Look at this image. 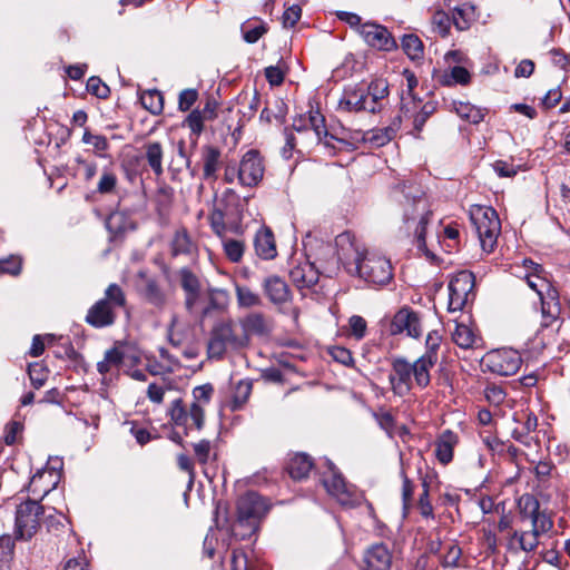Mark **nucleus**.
Segmentation results:
<instances>
[{"instance_id": "nucleus-9", "label": "nucleus", "mask_w": 570, "mask_h": 570, "mask_svg": "<svg viewBox=\"0 0 570 570\" xmlns=\"http://www.w3.org/2000/svg\"><path fill=\"white\" fill-rule=\"evenodd\" d=\"M320 481L332 498L345 497L346 499H356L363 495L358 488L350 483L330 460L327 461V471L322 474Z\"/></svg>"}, {"instance_id": "nucleus-54", "label": "nucleus", "mask_w": 570, "mask_h": 570, "mask_svg": "<svg viewBox=\"0 0 570 570\" xmlns=\"http://www.w3.org/2000/svg\"><path fill=\"white\" fill-rule=\"evenodd\" d=\"M87 90L98 98H106L110 92L108 86L105 85L99 77H90L88 79Z\"/></svg>"}, {"instance_id": "nucleus-58", "label": "nucleus", "mask_w": 570, "mask_h": 570, "mask_svg": "<svg viewBox=\"0 0 570 570\" xmlns=\"http://www.w3.org/2000/svg\"><path fill=\"white\" fill-rule=\"evenodd\" d=\"M302 17V8L299 4L288 7L283 13V26L293 28Z\"/></svg>"}, {"instance_id": "nucleus-43", "label": "nucleus", "mask_w": 570, "mask_h": 570, "mask_svg": "<svg viewBox=\"0 0 570 570\" xmlns=\"http://www.w3.org/2000/svg\"><path fill=\"white\" fill-rule=\"evenodd\" d=\"M254 333V334H265L267 332L266 321L263 314L261 313H252L243 321V332L242 333Z\"/></svg>"}, {"instance_id": "nucleus-15", "label": "nucleus", "mask_w": 570, "mask_h": 570, "mask_svg": "<svg viewBox=\"0 0 570 570\" xmlns=\"http://www.w3.org/2000/svg\"><path fill=\"white\" fill-rule=\"evenodd\" d=\"M169 415L171 421L178 426H185L186 433L195 426L196 430L200 431L204 426L205 413L202 405L197 402H193L189 410L183 405L181 399H176L169 409Z\"/></svg>"}, {"instance_id": "nucleus-28", "label": "nucleus", "mask_w": 570, "mask_h": 570, "mask_svg": "<svg viewBox=\"0 0 570 570\" xmlns=\"http://www.w3.org/2000/svg\"><path fill=\"white\" fill-rule=\"evenodd\" d=\"M254 247L258 257L262 259H273L277 255L273 232L267 228H261L254 238Z\"/></svg>"}, {"instance_id": "nucleus-47", "label": "nucleus", "mask_w": 570, "mask_h": 570, "mask_svg": "<svg viewBox=\"0 0 570 570\" xmlns=\"http://www.w3.org/2000/svg\"><path fill=\"white\" fill-rule=\"evenodd\" d=\"M207 121L205 118H203L199 109H194L190 111V114L185 119V125L188 126V128L191 131V135L195 136L194 144H196L198 137L204 130V122Z\"/></svg>"}, {"instance_id": "nucleus-49", "label": "nucleus", "mask_w": 570, "mask_h": 570, "mask_svg": "<svg viewBox=\"0 0 570 570\" xmlns=\"http://www.w3.org/2000/svg\"><path fill=\"white\" fill-rule=\"evenodd\" d=\"M117 186V177L114 173L105 169L97 185V191L101 195L111 194Z\"/></svg>"}, {"instance_id": "nucleus-59", "label": "nucleus", "mask_w": 570, "mask_h": 570, "mask_svg": "<svg viewBox=\"0 0 570 570\" xmlns=\"http://www.w3.org/2000/svg\"><path fill=\"white\" fill-rule=\"evenodd\" d=\"M213 393L214 387L209 383L196 386L193 390L194 402H197L199 405L200 403L207 404L209 403Z\"/></svg>"}, {"instance_id": "nucleus-32", "label": "nucleus", "mask_w": 570, "mask_h": 570, "mask_svg": "<svg viewBox=\"0 0 570 570\" xmlns=\"http://www.w3.org/2000/svg\"><path fill=\"white\" fill-rule=\"evenodd\" d=\"M438 361L431 358V356H420L413 364V377L416 385L421 389H425L430 382V370L435 365Z\"/></svg>"}, {"instance_id": "nucleus-37", "label": "nucleus", "mask_w": 570, "mask_h": 570, "mask_svg": "<svg viewBox=\"0 0 570 570\" xmlns=\"http://www.w3.org/2000/svg\"><path fill=\"white\" fill-rule=\"evenodd\" d=\"M125 358L124 352L118 347H112L105 352L104 360L97 363V371L106 375L112 367L119 368Z\"/></svg>"}, {"instance_id": "nucleus-19", "label": "nucleus", "mask_w": 570, "mask_h": 570, "mask_svg": "<svg viewBox=\"0 0 570 570\" xmlns=\"http://www.w3.org/2000/svg\"><path fill=\"white\" fill-rule=\"evenodd\" d=\"M413 368L411 363L403 357H397L392 362V372L389 381L392 390L397 395H404L410 392L412 385Z\"/></svg>"}, {"instance_id": "nucleus-35", "label": "nucleus", "mask_w": 570, "mask_h": 570, "mask_svg": "<svg viewBox=\"0 0 570 570\" xmlns=\"http://www.w3.org/2000/svg\"><path fill=\"white\" fill-rule=\"evenodd\" d=\"M204 179L216 178L220 163V150L217 147L206 145L203 147Z\"/></svg>"}, {"instance_id": "nucleus-13", "label": "nucleus", "mask_w": 570, "mask_h": 570, "mask_svg": "<svg viewBox=\"0 0 570 570\" xmlns=\"http://www.w3.org/2000/svg\"><path fill=\"white\" fill-rule=\"evenodd\" d=\"M265 164L262 155L256 149L246 151L238 165L237 178L239 184L254 187L263 179Z\"/></svg>"}, {"instance_id": "nucleus-33", "label": "nucleus", "mask_w": 570, "mask_h": 570, "mask_svg": "<svg viewBox=\"0 0 570 570\" xmlns=\"http://www.w3.org/2000/svg\"><path fill=\"white\" fill-rule=\"evenodd\" d=\"M452 106L453 110L460 118L473 125H478L483 121L487 112L485 109H481L470 102L453 101Z\"/></svg>"}, {"instance_id": "nucleus-31", "label": "nucleus", "mask_w": 570, "mask_h": 570, "mask_svg": "<svg viewBox=\"0 0 570 570\" xmlns=\"http://www.w3.org/2000/svg\"><path fill=\"white\" fill-rule=\"evenodd\" d=\"M367 94L370 112L375 114L381 109V100L389 95V85L384 79L372 80L365 89Z\"/></svg>"}, {"instance_id": "nucleus-2", "label": "nucleus", "mask_w": 570, "mask_h": 570, "mask_svg": "<svg viewBox=\"0 0 570 570\" xmlns=\"http://www.w3.org/2000/svg\"><path fill=\"white\" fill-rule=\"evenodd\" d=\"M266 501H217L215 522L217 528L230 530L240 540L249 538L267 512Z\"/></svg>"}, {"instance_id": "nucleus-20", "label": "nucleus", "mask_w": 570, "mask_h": 570, "mask_svg": "<svg viewBox=\"0 0 570 570\" xmlns=\"http://www.w3.org/2000/svg\"><path fill=\"white\" fill-rule=\"evenodd\" d=\"M178 276L180 286L185 293V308L189 314H193L200 298V281L187 267L180 268Z\"/></svg>"}, {"instance_id": "nucleus-23", "label": "nucleus", "mask_w": 570, "mask_h": 570, "mask_svg": "<svg viewBox=\"0 0 570 570\" xmlns=\"http://www.w3.org/2000/svg\"><path fill=\"white\" fill-rule=\"evenodd\" d=\"M541 302L542 322L541 327H549L560 315V303L558 291L549 283L542 295H538Z\"/></svg>"}, {"instance_id": "nucleus-45", "label": "nucleus", "mask_w": 570, "mask_h": 570, "mask_svg": "<svg viewBox=\"0 0 570 570\" xmlns=\"http://www.w3.org/2000/svg\"><path fill=\"white\" fill-rule=\"evenodd\" d=\"M524 263H530L531 265L535 266V273L527 276V284L538 295H542L544 287H549V282L540 275V273L543 271L542 267L538 264H534L532 261L525 259Z\"/></svg>"}, {"instance_id": "nucleus-41", "label": "nucleus", "mask_w": 570, "mask_h": 570, "mask_svg": "<svg viewBox=\"0 0 570 570\" xmlns=\"http://www.w3.org/2000/svg\"><path fill=\"white\" fill-rule=\"evenodd\" d=\"M193 243L186 229L177 230L171 240V254L174 256L191 253Z\"/></svg>"}, {"instance_id": "nucleus-27", "label": "nucleus", "mask_w": 570, "mask_h": 570, "mask_svg": "<svg viewBox=\"0 0 570 570\" xmlns=\"http://www.w3.org/2000/svg\"><path fill=\"white\" fill-rule=\"evenodd\" d=\"M289 277L299 289L311 288L318 282V272L311 263L299 264L289 272Z\"/></svg>"}, {"instance_id": "nucleus-64", "label": "nucleus", "mask_w": 570, "mask_h": 570, "mask_svg": "<svg viewBox=\"0 0 570 570\" xmlns=\"http://www.w3.org/2000/svg\"><path fill=\"white\" fill-rule=\"evenodd\" d=\"M337 17L340 20L346 22L351 28L355 29L358 35H361V27H363L364 23H362V18L358 14L347 11H340Z\"/></svg>"}, {"instance_id": "nucleus-62", "label": "nucleus", "mask_w": 570, "mask_h": 570, "mask_svg": "<svg viewBox=\"0 0 570 570\" xmlns=\"http://www.w3.org/2000/svg\"><path fill=\"white\" fill-rule=\"evenodd\" d=\"M265 77L272 87L281 86L285 79V72L278 66L265 68Z\"/></svg>"}, {"instance_id": "nucleus-29", "label": "nucleus", "mask_w": 570, "mask_h": 570, "mask_svg": "<svg viewBox=\"0 0 570 570\" xmlns=\"http://www.w3.org/2000/svg\"><path fill=\"white\" fill-rule=\"evenodd\" d=\"M314 466L313 459L306 453H295L286 464V471L293 480L301 481L308 476Z\"/></svg>"}, {"instance_id": "nucleus-26", "label": "nucleus", "mask_w": 570, "mask_h": 570, "mask_svg": "<svg viewBox=\"0 0 570 570\" xmlns=\"http://www.w3.org/2000/svg\"><path fill=\"white\" fill-rule=\"evenodd\" d=\"M293 127L298 132L311 129L318 142L324 141L325 147H332L331 142L326 140V138L330 137L333 139L334 137L328 134L325 126V118L318 110L309 111L308 126L294 124Z\"/></svg>"}, {"instance_id": "nucleus-40", "label": "nucleus", "mask_w": 570, "mask_h": 570, "mask_svg": "<svg viewBox=\"0 0 570 570\" xmlns=\"http://www.w3.org/2000/svg\"><path fill=\"white\" fill-rule=\"evenodd\" d=\"M404 53L411 60H419L423 57V42L413 33L404 35L401 40Z\"/></svg>"}, {"instance_id": "nucleus-24", "label": "nucleus", "mask_w": 570, "mask_h": 570, "mask_svg": "<svg viewBox=\"0 0 570 570\" xmlns=\"http://www.w3.org/2000/svg\"><path fill=\"white\" fill-rule=\"evenodd\" d=\"M392 553L383 543L371 546L364 553V570H391Z\"/></svg>"}, {"instance_id": "nucleus-3", "label": "nucleus", "mask_w": 570, "mask_h": 570, "mask_svg": "<svg viewBox=\"0 0 570 570\" xmlns=\"http://www.w3.org/2000/svg\"><path fill=\"white\" fill-rule=\"evenodd\" d=\"M401 193L403 197V200H401L403 219L405 223L419 219L414 230L416 247L429 257L430 252L426 247L425 232L432 212L429 209L425 193L421 186L413 183L404 184Z\"/></svg>"}, {"instance_id": "nucleus-39", "label": "nucleus", "mask_w": 570, "mask_h": 570, "mask_svg": "<svg viewBox=\"0 0 570 570\" xmlns=\"http://www.w3.org/2000/svg\"><path fill=\"white\" fill-rule=\"evenodd\" d=\"M141 105L153 115H160L164 110V96L157 89L146 90L140 97Z\"/></svg>"}, {"instance_id": "nucleus-11", "label": "nucleus", "mask_w": 570, "mask_h": 570, "mask_svg": "<svg viewBox=\"0 0 570 570\" xmlns=\"http://www.w3.org/2000/svg\"><path fill=\"white\" fill-rule=\"evenodd\" d=\"M61 471L62 461L60 459H56L52 461L51 466H47L46 469L38 471L31 478L28 487L29 492L33 495H39V499H45L57 489L62 476Z\"/></svg>"}, {"instance_id": "nucleus-10", "label": "nucleus", "mask_w": 570, "mask_h": 570, "mask_svg": "<svg viewBox=\"0 0 570 570\" xmlns=\"http://www.w3.org/2000/svg\"><path fill=\"white\" fill-rule=\"evenodd\" d=\"M518 521L521 524H530V529L551 531L553 528L552 517L543 509L540 501H517Z\"/></svg>"}, {"instance_id": "nucleus-18", "label": "nucleus", "mask_w": 570, "mask_h": 570, "mask_svg": "<svg viewBox=\"0 0 570 570\" xmlns=\"http://www.w3.org/2000/svg\"><path fill=\"white\" fill-rule=\"evenodd\" d=\"M390 333L397 335L403 332L411 337L417 338L421 335V323L416 312L410 307H403L395 313L390 324Z\"/></svg>"}, {"instance_id": "nucleus-38", "label": "nucleus", "mask_w": 570, "mask_h": 570, "mask_svg": "<svg viewBox=\"0 0 570 570\" xmlns=\"http://www.w3.org/2000/svg\"><path fill=\"white\" fill-rule=\"evenodd\" d=\"M471 80L470 72L461 66H455L450 69V71H445L443 75L440 76V83L443 86H452L455 83L459 85H468Z\"/></svg>"}, {"instance_id": "nucleus-25", "label": "nucleus", "mask_w": 570, "mask_h": 570, "mask_svg": "<svg viewBox=\"0 0 570 570\" xmlns=\"http://www.w3.org/2000/svg\"><path fill=\"white\" fill-rule=\"evenodd\" d=\"M263 288L268 299L275 305L291 301V291L287 283L277 275L268 276L263 282Z\"/></svg>"}, {"instance_id": "nucleus-17", "label": "nucleus", "mask_w": 570, "mask_h": 570, "mask_svg": "<svg viewBox=\"0 0 570 570\" xmlns=\"http://www.w3.org/2000/svg\"><path fill=\"white\" fill-rule=\"evenodd\" d=\"M140 284L139 295L149 304L161 311L166 307L168 297L156 277L148 276L146 272L138 273Z\"/></svg>"}, {"instance_id": "nucleus-44", "label": "nucleus", "mask_w": 570, "mask_h": 570, "mask_svg": "<svg viewBox=\"0 0 570 570\" xmlns=\"http://www.w3.org/2000/svg\"><path fill=\"white\" fill-rule=\"evenodd\" d=\"M237 303L240 307H254L262 304V298L247 286L236 285Z\"/></svg>"}, {"instance_id": "nucleus-56", "label": "nucleus", "mask_w": 570, "mask_h": 570, "mask_svg": "<svg viewBox=\"0 0 570 570\" xmlns=\"http://www.w3.org/2000/svg\"><path fill=\"white\" fill-rule=\"evenodd\" d=\"M348 325H350L352 335L356 340H362L365 336L367 324H366V321L362 316H360V315L351 316L348 320Z\"/></svg>"}, {"instance_id": "nucleus-52", "label": "nucleus", "mask_w": 570, "mask_h": 570, "mask_svg": "<svg viewBox=\"0 0 570 570\" xmlns=\"http://www.w3.org/2000/svg\"><path fill=\"white\" fill-rule=\"evenodd\" d=\"M252 387L253 385L250 381L242 380L238 382L234 393V402L236 404L235 407L243 405L247 401L252 393Z\"/></svg>"}, {"instance_id": "nucleus-8", "label": "nucleus", "mask_w": 570, "mask_h": 570, "mask_svg": "<svg viewBox=\"0 0 570 570\" xmlns=\"http://www.w3.org/2000/svg\"><path fill=\"white\" fill-rule=\"evenodd\" d=\"M475 276L470 271H461L449 283V312L463 309L469 297H474Z\"/></svg>"}, {"instance_id": "nucleus-55", "label": "nucleus", "mask_w": 570, "mask_h": 570, "mask_svg": "<svg viewBox=\"0 0 570 570\" xmlns=\"http://www.w3.org/2000/svg\"><path fill=\"white\" fill-rule=\"evenodd\" d=\"M21 272V261L16 256L0 259V274L17 276Z\"/></svg>"}, {"instance_id": "nucleus-16", "label": "nucleus", "mask_w": 570, "mask_h": 570, "mask_svg": "<svg viewBox=\"0 0 570 570\" xmlns=\"http://www.w3.org/2000/svg\"><path fill=\"white\" fill-rule=\"evenodd\" d=\"M404 94L401 97V111L405 118H413V135L419 137L426 120L436 111L438 102L429 100L420 106L421 100L413 98V101H406Z\"/></svg>"}, {"instance_id": "nucleus-63", "label": "nucleus", "mask_w": 570, "mask_h": 570, "mask_svg": "<svg viewBox=\"0 0 570 570\" xmlns=\"http://www.w3.org/2000/svg\"><path fill=\"white\" fill-rule=\"evenodd\" d=\"M485 399L495 405L501 404L505 399V392L495 384L488 385L484 391Z\"/></svg>"}, {"instance_id": "nucleus-5", "label": "nucleus", "mask_w": 570, "mask_h": 570, "mask_svg": "<svg viewBox=\"0 0 570 570\" xmlns=\"http://www.w3.org/2000/svg\"><path fill=\"white\" fill-rule=\"evenodd\" d=\"M246 344V334L238 333L232 321L219 322L210 331L207 355L210 360H222L228 348L239 350Z\"/></svg>"}, {"instance_id": "nucleus-21", "label": "nucleus", "mask_w": 570, "mask_h": 570, "mask_svg": "<svg viewBox=\"0 0 570 570\" xmlns=\"http://www.w3.org/2000/svg\"><path fill=\"white\" fill-rule=\"evenodd\" d=\"M548 532L549 531H541L539 529L514 530L510 533L508 539V548L510 550L519 549L527 553L533 552L540 543V538Z\"/></svg>"}, {"instance_id": "nucleus-36", "label": "nucleus", "mask_w": 570, "mask_h": 570, "mask_svg": "<svg viewBox=\"0 0 570 570\" xmlns=\"http://www.w3.org/2000/svg\"><path fill=\"white\" fill-rule=\"evenodd\" d=\"M145 158L156 176L164 173L163 169V147L158 141L147 142L145 146Z\"/></svg>"}, {"instance_id": "nucleus-22", "label": "nucleus", "mask_w": 570, "mask_h": 570, "mask_svg": "<svg viewBox=\"0 0 570 570\" xmlns=\"http://www.w3.org/2000/svg\"><path fill=\"white\" fill-rule=\"evenodd\" d=\"M338 108L346 112H370L367 94L361 86H351L344 89L343 96L338 101Z\"/></svg>"}, {"instance_id": "nucleus-61", "label": "nucleus", "mask_w": 570, "mask_h": 570, "mask_svg": "<svg viewBox=\"0 0 570 570\" xmlns=\"http://www.w3.org/2000/svg\"><path fill=\"white\" fill-rule=\"evenodd\" d=\"M494 510H495L497 514H500V520L498 523L499 530L501 532H503V531L510 529L513 523V517L511 515V512H509V513L505 512L504 502L501 501L498 505H495Z\"/></svg>"}, {"instance_id": "nucleus-48", "label": "nucleus", "mask_w": 570, "mask_h": 570, "mask_svg": "<svg viewBox=\"0 0 570 570\" xmlns=\"http://www.w3.org/2000/svg\"><path fill=\"white\" fill-rule=\"evenodd\" d=\"M209 223L213 232L219 237H223L226 232L225 210L215 206L209 215Z\"/></svg>"}, {"instance_id": "nucleus-4", "label": "nucleus", "mask_w": 570, "mask_h": 570, "mask_svg": "<svg viewBox=\"0 0 570 570\" xmlns=\"http://www.w3.org/2000/svg\"><path fill=\"white\" fill-rule=\"evenodd\" d=\"M126 303L125 292L112 283L106 288L105 296L88 309L85 321L95 328L111 326L116 322L117 309L125 307Z\"/></svg>"}, {"instance_id": "nucleus-53", "label": "nucleus", "mask_w": 570, "mask_h": 570, "mask_svg": "<svg viewBox=\"0 0 570 570\" xmlns=\"http://www.w3.org/2000/svg\"><path fill=\"white\" fill-rule=\"evenodd\" d=\"M28 373L31 381V385L35 389H40L41 386H43L45 382L47 381V373L40 364L35 363L29 365Z\"/></svg>"}, {"instance_id": "nucleus-50", "label": "nucleus", "mask_w": 570, "mask_h": 570, "mask_svg": "<svg viewBox=\"0 0 570 570\" xmlns=\"http://www.w3.org/2000/svg\"><path fill=\"white\" fill-rule=\"evenodd\" d=\"M267 32V26L265 22L261 21L257 26H249L244 24L243 26V37L244 40L248 43H255L258 41V39Z\"/></svg>"}, {"instance_id": "nucleus-30", "label": "nucleus", "mask_w": 570, "mask_h": 570, "mask_svg": "<svg viewBox=\"0 0 570 570\" xmlns=\"http://www.w3.org/2000/svg\"><path fill=\"white\" fill-rule=\"evenodd\" d=\"M458 442V436L450 430L444 431L435 443V455L438 460L448 464L453 459V448Z\"/></svg>"}, {"instance_id": "nucleus-51", "label": "nucleus", "mask_w": 570, "mask_h": 570, "mask_svg": "<svg viewBox=\"0 0 570 570\" xmlns=\"http://www.w3.org/2000/svg\"><path fill=\"white\" fill-rule=\"evenodd\" d=\"M442 336L438 331H431L425 340V353L422 356H431L438 361V350L440 347Z\"/></svg>"}, {"instance_id": "nucleus-12", "label": "nucleus", "mask_w": 570, "mask_h": 570, "mask_svg": "<svg viewBox=\"0 0 570 570\" xmlns=\"http://www.w3.org/2000/svg\"><path fill=\"white\" fill-rule=\"evenodd\" d=\"M521 364V355L518 351L512 348L491 351L487 354L485 357V365L490 372L501 376H510L515 374L519 371Z\"/></svg>"}, {"instance_id": "nucleus-6", "label": "nucleus", "mask_w": 570, "mask_h": 570, "mask_svg": "<svg viewBox=\"0 0 570 570\" xmlns=\"http://www.w3.org/2000/svg\"><path fill=\"white\" fill-rule=\"evenodd\" d=\"M471 222L476 230L481 247L491 253L501 232L498 213L492 207L478 206L471 212Z\"/></svg>"}, {"instance_id": "nucleus-60", "label": "nucleus", "mask_w": 570, "mask_h": 570, "mask_svg": "<svg viewBox=\"0 0 570 570\" xmlns=\"http://www.w3.org/2000/svg\"><path fill=\"white\" fill-rule=\"evenodd\" d=\"M451 23V18L443 11H438L433 16V24L442 37H445L449 33Z\"/></svg>"}, {"instance_id": "nucleus-7", "label": "nucleus", "mask_w": 570, "mask_h": 570, "mask_svg": "<svg viewBox=\"0 0 570 570\" xmlns=\"http://www.w3.org/2000/svg\"><path fill=\"white\" fill-rule=\"evenodd\" d=\"M42 514L41 501H21L17 507L16 538L20 540L30 539L36 533Z\"/></svg>"}, {"instance_id": "nucleus-42", "label": "nucleus", "mask_w": 570, "mask_h": 570, "mask_svg": "<svg viewBox=\"0 0 570 570\" xmlns=\"http://www.w3.org/2000/svg\"><path fill=\"white\" fill-rule=\"evenodd\" d=\"M453 342L461 348H470L474 344V334L465 324L456 323L452 332Z\"/></svg>"}, {"instance_id": "nucleus-14", "label": "nucleus", "mask_w": 570, "mask_h": 570, "mask_svg": "<svg viewBox=\"0 0 570 570\" xmlns=\"http://www.w3.org/2000/svg\"><path fill=\"white\" fill-rule=\"evenodd\" d=\"M360 37L368 47L377 51L391 52L397 49V42L393 35L385 26L377 22H364Z\"/></svg>"}, {"instance_id": "nucleus-57", "label": "nucleus", "mask_w": 570, "mask_h": 570, "mask_svg": "<svg viewBox=\"0 0 570 570\" xmlns=\"http://www.w3.org/2000/svg\"><path fill=\"white\" fill-rule=\"evenodd\" d=\"M198 92L196 89H185L179 94L178 109L187 111L197 101Z\"/></svg>"}, {"instance_id": "nucleus-46", "label": "nucleus", "mask_w": 570, "mask_h": 570, "mask_svg": "<svg viewBox=\"0 0 570 570\" xmlns=\"http://www.w3.org/2000/svg\"><path fill=\"white\" fill-rule=\"evenodd\" d=\"M224 252L227 258L233 263H238L244 255V243L237 239L223 240Z\"/></svg>"}, {"instance_id": "nucleus-1", "label": "nucleus", "mask_w": 570, "mask_h": 570, "mask_svg": "<svg viewBox=\"0 0 570 570\" xmlns=\"http://www.w3.org/2000/svg\"><path fill=\"white\" fill-rule=\"evenodd\" d=\"M335 246L338 261L351 272L367 283L385 285L392 279V266L389 259L376 254L363 253L351 232L336 236Z\"/></svg>"}, {"instance_id": "nucleus-34", "label": "nucleus", "mask_w": 570, "mask_h": 570, "mask_svg": "<svg viewBox=\"0 0 570 570\" xmlns=\"http://www.w3.org/2000/svg\"><path fill=\"white\" fill-rule=\"evenodd\" d=\"M207 295L208 303L200 313L203 320L209 316L214 311H223L228 304V293L225 289L209 288Z\"/></svg>"}]
</instances>
